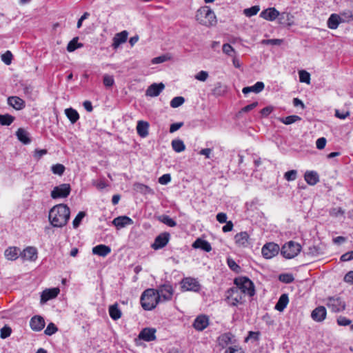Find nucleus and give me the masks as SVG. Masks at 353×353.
<instances>
[{
    "mask_svg": "<svg viewBox=\"0 0 353 353\" xmlns=\"http://www.w3.org/2000/svg\"><path fill=\"white\" fill-rule=\"evenodd\" d=\"M70 208L65 204L54 206L49 212L48 219L53 227L62 228L70 219Z\"/></svg>",
    "mask_w": 353,
    "mask_h": 353,
    "instance_id": "1",
    "label": "nucleus"
},
{
    "mask_svg": "<svg viewBox=\"0 0 353 353\" xmlns=\"http://www.w3.org/2000/svg\"><path fill=\"white\" fill-rule=\"evenodd\" d=\"M195 19L206 27L215 26L217 22L214 12L208 6L200 8L196 12Z\"/></svg>",
    "mask_w": 353,
    "mask_h": 353,
    "instance_id": "2",
    "label": "nucleus"
},
{
    "mask_svg": "<svg viewBox=\"0 0 353 353\" xmlns=\"http://www.w3.org/2000/svg\"><path fill=\"white\" fill-rule=\"evenodd\" d=\"M140 302L145 310H152L161 302L157 290L152 288L145 290L141 294Z\"/></svg>",
    "mask_w": 353,
    "mask_h": 353,
    "instance_id": "3",
    "label": "nucleus"
},
{
    "mask_svg": "<svg viewBox=\"0 0 353 353\" xmlns=\"http://www.w3.org/2000/svg\"><path fill=\"white\" fill-rule=\"evenodd\" d=\"M244 297L243 290H241L239 287H232L225 293V299L228 303L232 306L243 303Z\"/></svg>",
    "mask_w": 353,
    "mask_h": 353,
    "instance_id": "4",
    "label": "nucleus"
},
{
    "mask_svg": "<svg viewBox=\"0 0 353 353\" xmlns=\"http://www.w3.org/2000/svg\"><path fill=\"white\" fill-rule=\"evenodd\" d=\"M236 287H239L243 290V294L252 296L255 294V290L253 283L247 277H238L234 279Z\"/></svg>",
    "mask_w": 353,
    "mask_h": 353,
    "instance_id": "5",
    "label": "nucleus"
},
{
    "mask_svg": "<svg viewBox=\"0 0 353 353\" xmlns=\"http://www.w3.org/2000/svg\"><path fill=\"white\" fill-rule=\"evenodd\" d=\"M326 305L334 313L340 312L345 309V302L339 296H330L327 299Z\"/></svg>",
    "mask_w": 353,
    "mask_h": 353,
    "instance_id": "6",
    "label": "nucleus"
},
{
    "mask_svg": "<svg viewBox=\"0 0 353 353\" xmlns=\"http://www.w3.org/2000/svg\"><path fill=\"white\" fill-rule=\"evenodd\" d=\"M71 188L70 184L62 183L56 186L51 191L50 196L52 199L66 198L70 193Z\"/></svg>",
    "mask_w": 353,
    "mask_h": 353,
    "instance_id": "7",
    "label": "nucleus"
},
{
    "mask_svg": "<svg viewBox=\"0 0 353 353\" xmlns=\"http://www.w3.org/2000/svg\"><path fill=\"white\" fill-rule=\"evenodd\" d=\"M181 288L183 291H193L197 292L201 290V285L196 279L187 277L182 280Z\"/></svg>",
    "mask_w": 353,
    "mask_h": 353,
    "instance_id": "8",
    "label": "nucleus"
},
{
    "mask_svg": "<svg viewBox=\"0 0 353 353\" xmlns=\"http://www.w3.org/2000/svg\"><path fill=\"white\" fill-rule=\"evenodd\" d=\"M160 301H166L172 299L173 295L172 287L169 284H163L156 290Z\"/></svg>",
    "mask_w": 353,
    "mask_h": 353,
    "instance_id": "9",
    "label": "nucleus"
},
{
    "mask_svg": "<svg viewBox=\"0 0 353 353\" xmlns=\"http://www.w3.org/2000/svg\"><path fill=\"white\" fill-rule=\"evenodd\" d=\"M170 234L168 232H163L158 235L154 243L151 245L154 250H160L164 248L169 242Z\"/></svg>",
    "mask_w": 353,
    "mask_h": 353,
    "instance_id": "10",
    "label": "nucleus"
},
{
    "mask_svg": "<svg viewBox=\"0 0 353 353\" xmlns=\"http://www.w3.org/2000/svg\"><path fill=\"white\" fill-rule=\"evenodd\" d=\"M279 250V247L274 243H268L263 245L261 250L263 256L265 259H271L276 256Z\"/></svg>",
    "mask_w": 353,
    "mask_h": 353,
    "instance_id": "11",
    "label": "nucleus"
},
{
    "mask_svg": "<svg viewBox=\"0 0 353 353\" xmlns=\"http://www.w3.org/2000/svg\"><path fill=\"white\" fill-rule=\"evenodd\" d=\"M156 329L153 327H145L139 334V339L144 341L150 342L156 339Z\"/></svg>",
    "mask_w": 353,
    "mask_h": 353,
    "instance_id": "12",
    "label": "nucleus"
},
{
    "mask_svg": "<svg viewBox=\"0 0 353 353\" xmlns=\"http://www.w3.org/2000/svg\"><path fill=\"white\" fill-rule=\"evenodd\" d=\"M209 325V319L206 315H199L194 321L193 327L199 332L205 330Z\"/></svg>",
    "mask_w": 353,
    "mask_h": 353,
    "instance_id": "13",
    "label": "nucleus"
},
{
    "mask_svg": "<svg viewBox=\"0 0 353 353\" xmlns=\"http://www.w3.org/2000/svg\"><path fill=\"white\" fill-rule=\"evenodd\" d=\"M134 221L132 219L127 216H119L114 218L112 221V224L117 228L121 229L128 225H132Z\"/></svg>",
    "mask_w": 353,
    "mask_h": 353,
    "instance_id": "14",
    "label": "nucleus"
},
{
    "mask_svg": "<svg viewBox=\"0 0 353 353\" xmlns=\"http://www.w3.org/2000/svg\"><path fill=\"white\" fill-rule=\"evenodd\" d=\"M128 36V32L126 30H123L121 32L117 33L112 39V48L114 49H117L120 45L126 42Z\"/></svg>",
    "mask_w": 353,
    "mask_h": 353,
    "instance_id": "15",
    "label": "nucleus"
},
{
    "mask_svg": "<svg viewBox=\"0 0 353 353\" xmlns=\"http://www.w3.org/2000/svg\"><path fill=\"white\" fill-rule=\"evenodd\" d=\"M31 329L35 332L41 331L45 327L44 319L41 316H34L30 321Z\"/></svg>",
    "mask_w": 353,
    "mask_h": 353,
    "instance_id": "16",
    "label": "nucleus"
},
{
    "mask_svg": "<svg viewBox=\"0 0 353 353\" xmlns=\"http://www.w3.org/2000/svg\"><path fill=\"white\" fill-rule=\"evenodd\" d=\"M250 236L247 232H241L234 236L235 243L239 247H248L249 243Z\"/></svg>",
    "mask_w": 353,
    "mask_h": 353,
    "instance_id": "17",
    "label": "nucleus"
},
{
    "mask_svg": "<svg viewBox=\"0 0 353 353\" xmlns=\"http://www.w3.org/2000/svg\"><path fill=\"white\" fill-rule=\"evenodd\" d=\"M327 315V311L324 306L316 307L311 313L312 319L316 322L323 321Z\"/></svg>",
    "mask_w": 353,
    "mask_h": 353,
    "instance_id": "18",
    "label": "nucleus"
},
{
    "mask_svg": "<svg viewBox=\"0 0 353 353\" xmlns=\"http://www.w3.org/2000/svg\"><path fill=\"white\" fill-rule=\"evenodd\" d=\"M165 85L163 83H154L150 85L146 90V95L149 97H157L164 89Z\"/></svg>",
    "mask_w": 353,
    "mask_h": 353,
    "instance_id": "19",
    "label": "nucleus"
},
{
    "mask_svg": "<svg viewBox=\"0 0 353 353\" xmlns=\"http://www.w3.org/2000/svg\"><path fill=\"white\" fill-rule=\"evenodd\" d=\"M59 292L60 290L58 288L46 289L43 290L41 296V302L45 303L50 299L57 297Z\"/></svg>",
    "mask_w": 353,
    "mask_h": 353,
    "instance_id": "20",
    "label": "nucleus"
},
{
    "mask_svg": "<svg viewBox=\"0 0 353 353\" xmlns=\"http://www.w3.org/2000/svg\"><path fill=\"white\" fill-rule=\"evenodd\" d=\"M279 15V12L274 8H268L260 13V17L270 21L276 19Z\"/></svg>",
    "mask_w": 353,
    "mask_h": 353,
    "instance_id": "21",
    "label": "nucleus"
},
{
    "mask_svg": "<svg viewBox=\"0 0 353 353\" xmlns=\"http://www.w3.org/2000/svg\"><path fill=\"white\" fill-rule=\"evenodd\" d=\"M8 103L17 110H21L26 106L24 100L17 96L9 97Z\"/></svg>",
    "mask_w": 353,
    "mask_h": 353,
    "instance_id": "22",
    "label": "nucleus"
},
{
    "mask_svg": "<svg viewBox=\"0 0 353 353\" xmlns=\"http://www.w3.org/2000/svg\"><path fill=\"white\" fill-rule=\"evenodd\" d=\"M20 255L24 260L34 261L37 259V251L35 248L28 247Z\"/></svg>",
    "mask_w": 353,
    "mask_h": 353,
    "instance_id": "23",
    "label": "nucleus"
},
{
    "mask_svg": "<svg viewBox=\"0 0 353 353\" xmlns=\"http://www.w3.org/2000/svg\"><path fill=\"white\" fill-rule=\"evenodd\" d=\"M302 249L301 245L292 241H288V259H292L297 256Z\"/></svg>",
    "mask_w": 353,
    "mask_h": 353,
    "instance_id": "24",
    "label": "nucleus"
},
{
    "mask_svg": "<svg viewBox=\"0 0 353 353\" xmlns=\"http://www.w3.org/2000/svg\"><path fill=\"white\" fill-rule=\"evenodd\" d=\"M111 252V248L105 245L100 244L92 248V253L105 257Z\"/></svg>",
    "mask_w": 353,
    "mask_h": 353,
    "instance_id": "25",
    "label": "nucleus"
},
{
    "mask_svg": "<svg viewBox=\"0 0 353 353\" xmlns=\"http://www.w3.org/2000/svg\"><path fill=\"white\" fill-rule=\"evenodd\" d=\"M304 178L307 184L314 185L319 181V175L316 171H307Z\"/></svg>",
    "mask_w": 353,
    "mask_h": 353,
    "instance_id": "26",
    "label": "nucleus"
},
{
    "mask_svg": "<svg viewBox=\"0 0 353 353\" xmlns=\"http://www.w3.org/2000/svg\"><path fill=\"white\" fill-rule=\"evenodd\" d=\"M265 85L261 81H257L252 86L244 87L242 92L244 94H247L250 92L259 93L264 89Z\"/></svg>",
    "mask_w": 353,
    "mask_h": 353,
    "instance_id": "27",
    "label": "nucleus"
},
{
    "mask_svg": "<svg viewBox=\"0 0 353 353\" xmlns=\"http://www.w3.org/2000/svg\"><path fill=\"white\" fill-rule=\"evenodd\" d=\"M192 247L194 248H199L201 249L203 251H205L207 252H209L212 250V246L210 243L202 239H197L192 244Z\"/></svg>",
    "mask_w": 353,
    "mask_h": 353,
    "instance_id": "28",
    "label": "nucleus"
},
{
    "mask_svg": "<svg viewBox=\"0 0 353 353\" xmlns=\"http://www.w3.org/2000/svg\"><path fill=\"white\" fill-rule=\"evenodd\" d=\"M232 338L233 335L231 333H224L218 337L217 343L220 347L224 348L229 344L232 343Z\"/></svg>",
    "mask_w": 353,
    "mask_h": 353,
    "instance_id": "29",
    "label": "nucleus"
},
{
    "mask_svg": "<svg viewBox=\"0 0 353 353\" xmlns=\"http://www.w3.org/2000/svg\"><path fill=\"white\" fill-rule=\"evenodd\" d=\"M149 123L147 121H139L137 125V134L141 137H145L148 135Z\"/></svg>",
    "mask_w": 353,
    "mask_h": 353,
    "instance_id": "30",
    "label": "nucleus"
},
{
    "mask_svg": "<svg viewBox=\"0 0 353 353\" xmlns=\"http://www.w3.org/2000/svg\"><path fill=\"white\" fill-rule=\"evenodd\" d=\"M341 23V18L338 14H332L327 21V27L332 30L336 29Z\"/></svg>",
    "mask_w": 353,
    "mask_h": 353,
    "instance_id": "31",
    "label": "nucleus"
},
{
    "mask_svg": "<svg viewBox=\"0 0 353 353\" xmlns=\"http://www.w3.org/2000/svg\"><path fill=\"white\" fill-rule=\"evenodd\" d=\"M20 250L17 247H10L5 250V256L8 260L14 261L19 257Z\"/></svg>",
    "mask_w": 353,
    "mask_h": 353,
    "instance_id": "32",
    "label": "nucleus"
},
{
    "mask_svg": "<svg viewBox=\"0 0 353 353\" xmlns=\"http://www.w3.org/2000/svg\"><path fill=\"white\" fill-rule=\"evenodd\" d=\"M17 139L23 144H29L31 140L29 137V133L23 128H19L16 132Z\"/></svg>",
    "mask_w": 353,
    "mask_h": 353,
    "instance_id": "33",
    "label": "nucleus"
},
{
    "mask_svg": "<svg viewBox=\"0 0 353 353\" xmlns=\"http://www.w3.org/2000/svg\"><path fill=\"white\" fill-rule=\"evenodd\" d=\"M134 189L141 194H153V190L146 185L143 183H137L134 185Z\"/></svg>",
    "mask_w": 353,
    "mask_h": 353,
    "instance_id": "34",
    "label": "nucleus"
},
{
    "mask_svg": "<svg viewBox=\"0 0 353 353\" xmlns=\"http://www.w3.org/2000/svg\"><path fill=\"white\" fill-rule=\"evenodd\" d=\"M65 114L72 123H76L79 119L77 111L72 108L65 109Z\"/></svg>",
    "mask_w": 353,
    "mask_h": 353,
    "instance_id": "35",
    "label": "nucleus"
},
{
    "mask_svg": "<svg viewBox=\"0 0 353 353\" xmlns=\"http://www.w3.org/2000/svg\"><path fill=\"white\" fill-rule=\"evenodd\" d=\"M109 314L113 320H118L121 316V312L118 304L114 303L109 307Z\"/></svg>",
    "mask_w": 353,
    "mask_h": 353,
    "instance_id": "36",
    "label": "nucleus"
},
{
    "mask_svg": "<svg viewBox=\"0 0 353 353\" xmlns=\"http://www.w3.org/2000/svg\"><path fill=\"white\" fill-rule=\"evenodd\" d=\"M79 37H74L68 44L67 50L70 52H74L75 50L82 48L83 44L78 43Z\"/></svg>",
    "mask_w": 353,
    "mask_h": 353,
    "instance_id": "37",
    "label": "nucleus"
},
{
    "mask_svg": "<svg viewBox=\"0 0 353 353\" xmlns=\"http://www.w3.org/2000/svg\"><path fill=\"white\" fill-rule=\"evenodd\" d=\"M172 149L176 152H181L185 150V145L183 141L181 139H174L171 143Z\"/></svg>",
    "mask_w": 353,
    "mask_h": 353,
    "instance_id": "38",
    "label": "nucleus"
},
{
    "mask_svg": "<svg viewBox=\"0 0 353 353\" xmlns=\"http://www.w3.org/2000/svg\"><path fill=\"white\" fill-rule=\"evenodd\" d=\"M287 306V294H283L279 298L277 303L276 304L274 308L275 310L282 312Z\"/></svg>",
    "mask_w": 353,
    "mask_h": 353,
    "instance_id": "39",
    "label": "nucleus"
},
{
    "mask_svg": "<svg viewBox=\"0 0 353 353\" xmlns=\"http://www.w3.org/2000/svg\"><path fill=\"white\" fill-rule=\"evenodd\" d=\"M158 220L169 227H175L176 225V222L168 215H161L159 216Z\"/></svg>",
    "mask_w": 353,
    "mask_h": 353,
    "instance_id": "40",
    "label": "nucleus"
},
{
    "mask_svg": "<svg viewBox=\"0 0 353 353\" xmlns=\"http://www.w3.org/2000/svg\"><path fill=\"white\" fill-rule=\"evenodd\" d=\"M339 15L342 23H346L353 20V14L351 10H345L341 12Z\"/></svg>",
    "mask_w": 353,
    "mask_h": 353,
    "instance_id": "41",
    "label": "nucleus"
},
{
    "mask_svg": "<svg viewBox=\"0 0 353 353\" xmlns=\"http://www.w3.org/2000/svg\"><path fill=\"white\" fill-rule=\"evenodd\" d=\"M299 75L300 82L310 84V74L308 72L304 70H299Z\"/></svg>",
    "mask_w": 353,
    "mask_h": 353,
    "instance_id": "42",
    "label": "nucleus"
},
{
    "mask_svg": "<svg viewBox=\"0 0 353 353\" xmlns=\"http://www.w3.org/2000/svg\"><path fill=\"white\" fill-rule=\"evenodd\" d=\"M260 10L259 6H254L249 8H245L243 10V14L247 17H251L252 16L256 15Z\"/></svg>",
    "mask_w": 353,
    "mask_h": 353,
    "instance_id": "43",
    "label": "nucleus"
},
{
    "mask_svg": "<svg viewBox=\"0 0 353 353\" xmlns=\"http://www.w3.org/2000/svg\"><path fill=\"white\" fill-rule=\"evenodd\" d=\"M14 120V117L10 114H0V123L3 125H10Z\"/></svg>",
    "mask_w": 353,
    "mask_h": 353,
    "instance_id": "44",
    "label": "nucleus"
},
{
    "mask_svg": "<svg viewBox=\"0 0 353 353\" xmlns=\"http://www.w3.org/2000/svg\"><path fill=\"white\" fill-rule=\"evenodd\" d=\"M65 170V166L61 163H57L51 167V170L53 174H58L59 176H61L63 174Z\"/></svg>",
    "mask_w": 353,
    "mask_h": 353,
    "instance_id": "45",
    "label": "nucleus"
},
{
    "mask_svg": "<svg viewBox=\"0 0 353 353\" xmlns=\"http://www.w3.org/2000/svg\"><path fill=\"white\" fill-rule=\"evenodd\" d=\"M185 101V99L183 97H175L170 101V106L172 108H178L181 106Z\"/></svg>",
    "mask_w": 353,
    "mask_h": 353,
    "instance_id": "46",
    "label": "nucleus"
},
{
    "mask_svg": "<svg viewBox=\"0 0 353 353\" xmlns=\"http://www.w3.org/2000/svg\"><path fill=\"white\" fill-rule=\"evenodd\" d=\"M85 213L84 212H79L77 214V215L72 221L74 228H77L79 226L82 219L85 217Z\"/></svg>",
    "mask_w": 353,
    "mask_h": 353,
    "instance_id": "47",
    "label": "nucleus"
},
{
    "mask_svg": "<svg viewBox=\"0 0 353 353\" xmlns=\"http://www.w3.org/2000/svg\"><path fill=\"white\" fill-rule=\"evenodd\" d=\"M227 263L229 268L234 272L239 273L241 271V267L236 264V263L230 258L227 260Z\"/></svg>",
    "mask_w": 353,
    "mask_h": 353,
    "instance_id": "48",
    "label": "nucleus"
},
{
    "mask_svg": "<svg viewBox=\"0 0 353 353\" xmlns=\"http://www.w3.org/2000/svg\"><path fill=\"white\" fill-rule=\"evenodd\" d=\"M12 54L10 51L8 50L4 54L1 55L2 61L6 64L10 65L12 62Z\"/></svg>",
    "mask_w": 353,
    "mask_h": 353,
    "instance_id": "49",
    "label": "nucleus"
},
{
    "mask_svg": "<svg viewBox=\"0 0 353 353\" xmlns=\"http://www.w3.org/2000/svg\"><path fill=\"white\" fill-rule=\"evenodd\" d=\"M57 326L53 323H50L46 329L45 330L44 332L46 335L51 336L53 334H54L57 331Z\"/></svg>",
    "mask_w": 353,
    "mask_h": 353,
    "instance_id": "50",
    "label": "nucleus"
},
{
    "mask_svg": "<svg viewBox=\"0 0 353 353\" xmlns=\"http://www.w3.org/2000/svg\"><path fill=\"white\" fill-rule=\"evenodd\" d=\"M103 84L105 87H111L114 83V80L112 76L105 74L103 79Z\"/></svg>",
    "mask_w": 353,
    "mask_h": 353,
    "instance_id": "51",
    "label": "nucleus"
},
{
    "mask_svg": "<svg viewBox=\"0 0 353 353\" xmlns=\"http://www.w3.org/2000/svg\"><path fill=\"white\" fill-rule=\"evenodd\" d=\"M223 52L229 55V56H233L232 53H234V49L232 47V46L229 43H225L222 46Z\"/></svg>",
    "mask_w": 353,
    "mask_h": 353,
    "instance_id": "52",
    "label": "nucleus"
},
{
    "mask_svg": "<svg viewBox=\"0 0 353 353\" xmlns=\"http://www.w3.org/2000/svg\"><path fill=\"white\" fill-rule=\"evenodd\" d=\"M171 181V176L170 174H164L160 176L158 181L161 185H166Z\"/></svg>",
    "mask_w": 353,
    "mask_h": 353,
    "instance_id": "53",
    "label": "nucleus"
},
{
    "mask_svg": "<svg viewBox=\"0 0 353 353\" xmlns=\"http://www.w3.org/2000/svg\"><path fill=\"white\" fill-rule=\"evenodd\" d=\"M11 328L6 325L1 329V337L2 339H6L11 334Z\"/></svg>",
    "mask_w": 353,
    "mask_h": 353,
    "instance_id": "54",
    "label": "nucleus"
},
{
    "mask_svg": "<svg viewBox=\"0 0 353 353\" xmlns=\"http://www.w3.org/2000/svg\"><path fill=\"white\" fill-rule=\"evenodd\" d=\"M351 320H350L349 319H347L346 317L345 316H340L338 319H337V323L341 325V326H346V325H349L351 324Z\"/></svg>",
    "mask_w": 353,
    "mask_h": 353,
    "instance_id": "55",
    "label": "nucleus"
},
{
    "mask_svg": "<svg viewBox=\"0 0 353 353\" xmlns=\"http://www.w3.org/2000/svg\"><path fill=\"white\" fill-rule=\"evenodd\" d=\"M208 73L206 71L203 70L200 71L195 76V79L200 81H205L208 79Z\"/></svg>",
    "mask_w": 353,
    "mask_h": 353,
    "instance_id": "56",
    "label": "nucleus"
},
{
    "mask_svg": "<svg viewBox=\"0 0 353 353\" xmlns=\"http://www.w3.org/2000/svg\"><path fill=\"white\" fill-rule=\"evenodd\" d=\"M258 104H259L258 102L255 101L249 105H245L239 111V114L242 113V112H248L253 110L258 105Z\"/></svg>",
    "mask_w": 353,
    "mask_h": 353,
    "instance_id": "57",
    "label": "nucleus"
},
{
    "mask_svg": "<svg viewBox=\"0 0 353 353\" xmlns=\"http://www.w3.org/2000/svg\"><path fill=\"white\" fill-rule=\"evenodd\" d=\"M326 139L325 137L319 138L316 141V148L319 150H323L326 145Z\"/></svg>",
    "mask_w": 353,
    "mask_h": 353,
    "instance_id": "58",
    "label": "nucleus"
},
{
    "mask_svg": "<svg viewBox=\"0 0 353 353\" xmlns=\"http://www.w3.org/2000/svg\"><path fill=\"white\" fill-rule=\"evenodd\" d=\"M212 149L204 148L199 151V154L205 156L206 159L212 158Z\"/></svg>",
    "mask_w": 353,
    "mask_h": 353,
    "instance_id": "59",
    "label": "nucleus"
},
{
    "mask_svg": "<svg viewBox=\"0 0 353 353\" xmlns=\"http://www.w3.org/2000/svg\"><path fill=\"white\" fill-rule=\"evenodd\" d=\"M216 219L217 221L219 222L220 223H224L228 221H227V219H228L227 214L224 212L218 213L216 216Z\"/></svg>",
    "mask_w": 353,
    "mask_h": 353,
    "instance_id": "60",
    "label": "nucleus"
},
{
    "mask_svg": "<svg viewBox=\"0 0 353 353\" xmlns=\"http://www.w3.org/2000/svg\"><path fill=\"white\" fill-rule=\"evenodd\" d=\"M224 353H244L239 346L229 347Z\"/></svg>",
    "mask_w": 353,
    "mask_h": 353,
    "instance_id": "61",
    "label": "nucleus"
},
{
    "mask_svg": "<svg viewBox=\"0 0 353 353\" xmlns=\"http://www.w3.org/2000/svg\"><path fill=\"white\" fill-rule=\"evenodd\" d=\"M273 109L272 106H266L261 110L260 113L262 117H266L273 111Z\"/></svg>",
    "mask_w": 353,
    "mask_h": 353,
    "instance_id": "62",
    "label": "nucleus"
},
{
    "mask_svg": "<svg viewBox=\"0 0 353 353\" xmlns=\"http://www.w3.org/2000/svg\"><path fill=\"white\" fill-rule=\"evenodd\" d=\"M352 259H353V250L346 252L341 256V260L342 261H348Z\"/></svg>",
    "mask_w": 353,
    "mask_h": 353,
    "instance_id": "63",
    "label": "nucleus"
},
{
    "mask_svg": "<svg viewBox=\"0 0 353 353\" xmlns=\"http://www.w3.org/2000/svg\"><path fill=\"white\" fill-rule=\"evenodd\" d=\"M344 281L353 284V271H350L345 275Z\"/></svg>",
    "mask_w": 353,
    "mask_h": 353,
    "instance_id": "64",
    "label": "nucleus"
}]
</instances>
